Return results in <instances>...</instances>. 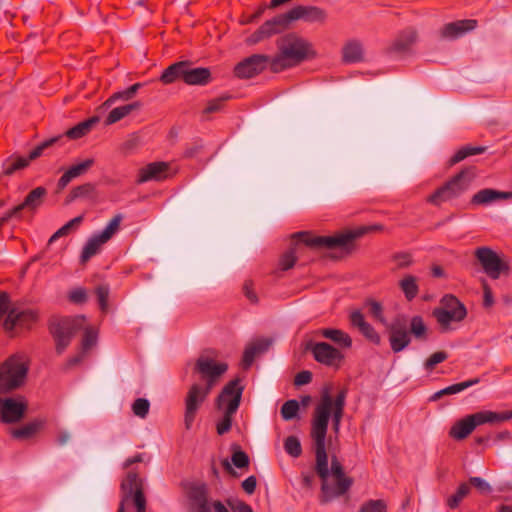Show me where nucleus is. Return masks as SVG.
Segmentation results:
<instances>
[{"instance_id": "9d476101", "label": "nucleus", "mask_w": 512, "mask_h": 512, "mask_svg": "<svg viewBox=\"0 0 512 512\" xmlns=\"http://www.w3.org/2000/svg\"><path fill=\"white\" fill-rule=\"evenodd\" d=\"M28 399L23 395L0 398V422L16 424L21 422L28 411Z\"/></svg>"}, {"instance_id": "69168bd1", "label": "nucleus", "mask_w": 512, "mask_h": 512, "mask_svg": "<svg viewBox=\"0 0 512 512\" xmlns=\"http://www.w3.org/2000/svg\"><path fill=\"white\" fill-rule=\"evenodd\" d=\"M26 209V206L22 203L15 206L14 208L7 211L1 218H0V227L5 225L11 218L13 217H20L21 211Z\"/></svg>"}, {"instance_id": "f3484780", "label": "nucleus", "mask_w": 512, "mask_h": 512, "mask_svg": "<svg viewBox=\"0 0 512 512\" xmlns=\"http://www.w3.org/2000/svg\"><path fill=\"white\" fill-rule=\"evenodd\" d=\"M478 26V21L475 19L457 20L445 24L440 30L442 39H457L466 33L473 31Z\"/></svg>"}, {"instance_id": "052dcab7", "label": "nucleus", "mask_w": 512, "mask_h": 512, "mask_svg": "<svg viewBox=\"0 0 512 512\" xmlns=\"http://www.w3.org/2000/svg\"><path fill=\"white\" fill-rule=\"evenodd\" d=\"M149 408L150 403L145 398H137L132 405L133 413L140 418H145L147 416Z\"/></svg>"}, {"instance_id": "5fc2aeb1", "label": "nucleus", "mask_w": 512, "mask_h": 512, "mask_svg": "<svg viewBox=\"0 0 512 512\" xmlns=\"http://www.w3.org/2000/svg\"><path fill=\"white\" fill-rule=\"evenodd\" d=\"M297 244L295 243L288 251H286L279 260V265L281 270L287 271L294 267L297 257H296V250L295 246Z\"/></svg>"}, {"instance_id": "864d4df0", "label": "nucleus", "mask_w": 512, "mask_h": 512, "mask_svg": "<svg viewBox=\"0 0 512 512\" xmlns=\"http://www.w3.org/2000/svg\"><path fill=\"white\" fill-rule=\"evenodd\" d=\"M358 512H388L387 511V504L382 499L377 500H368L364 502Z\"/></svg>"}, {"instance_id": "f257e3e1", "label": "nucleus", "mask_w": 512, "mask_h": 512, "mask_svg": "<svg viewBox=\"0 0 512 512\" xmlns=\"http://www.w3.org/2000/svg\"><path fill=\"white\" fill-rule=\"evenodd\" d=\"M346 396L347 390L343 388L333 398L331 386H324L312 417L310 436L315 454L314 471L321 479L319 497L321 504H327L335 498L345 495L354 483L353 478L345 474L344 467L336 455L331 456V468L329 469L326 449L329 419L332 418V429L335 434H338L344 416Z\"/></svg>"}, {"instance_id": "a18cd8bd", "label": "nucleus", "mask_w": 512, "mask_h": 512, "mask_svg": "<svg viewBox=\"0 0 512 512\" xmlns=\"http://www.w3.org/2000/svg\"><path fill=\"white\" fill-rule=\"evenodd\" d=\"M231 448L233 451L231 460L234 466L239 469L247 468L250 463L248 454L237 444H233Z\"/></svg>"}, {"instance_id": "2f4dec72", "label": "nucleus", "mask_w": 512, "mask_h": 512, "mask_svg": "<svg viewBox=\"0 0 512 512\" xmlns=\"http://www.w3.org/2000/svg\"><path fill=\"white\" fill-rule=\"evenodd\" d=\"M142 107V103L140 101H135L133 103H129L126 105H122L119 107H116L110 111L108 114L105 124L111 125L114 124L124 117L128 116L132 111L139 110Z\"/></svg>"}, {"instance_id": "680f3d73", "label": "nucleus", "mask_w": 512, "mask_h": 512, "mask_svg": "<svg viewBox=\"0 0 512 512\" xmlns=\"http://www.w3.org/2000/svg\"><path fill=\"white\" fill-rule=\"evenodd\" d=\"M366 305L369 306L370 314L376 320H378L379 322H381L383 324L386 322L384 314H383V306H382V304L380 302H378L376 300H373V299H368L366 301Z\"/></svg>"}, {"instance_id": "cd10ccee", "label": "nucleus", "mask_w": 512, "mask_h": 512, "mask_svg": "<svg viewBox=\"0 0 512 512\" xmlns=\"http://www.w3.org/2000/svg\"><path fill=\"white\" fill-rule=\"evenodd\" d=\"M319 335L331 340L341 348L349 349L352 347V338L343 330L335 328H324L319 330Z\"/></svg>"}, {"instance_id": "7c9ffc66", "label": "nucleus", "mask_w": 512, "mask_h": 512, "mask_svg": "<svg viewBox=\"0 0 512 512\" xmlns=\"http://www.w3.org/2000/svg\"><path fill=\"white\" fill-rule=\"evenodd\" d=\"M96 197V186L93 183H84L74 187L65 198V204L69 205L80 198L93 199Z\"/></svg>"}, {"instance_id": "ea45409f", "label": "nucleus", "mask_w": 512, "mask_h": 512, "mask_svg": "<svg viewBox=\"0 0 512 512\" xmlns=\"http://www.w3.org/2000/svg\"><path fill=\"white\" fill-rule=\"evenodd\" d=\"M487 150V147L485 146H471L466 145L461 147L459 150L456 151V153L450 158L449 164L455 165L467 157L482 154Z\"/></svg>"}, {"instance_id": "bb28decb", "label": "nucleus", "mask_w": 512, "mask_h": 512, "mask_svg": "<svg viewBox=\"0 0 512 512\" xmlns=\"http://www.w3.org/2000/svg\"><path fill=\"white\" fill-rule=\"evenodd\" d=\"M512 197L511 192H501L491 188H485L478 191L471 198V204L473 205H486L493 201L501 199H510Z\"/></svg>"}, {"instance_id": "37998d69", "label": "nucleus", "mask_w": 512, "mask_h": 512, "mask_svg": "<svg viewBox=\"0 0 512 512\" xmlns=\"http://www.w3.org/2000/svg\"><path fill=\"white\" fill-rule=\"evenodd\" d=\"M471 488L467 482H462L457 487L455 493L450 495L446 504L450 509H456L459 507L460 503L464 498H466L470 494Z\"/></svg>"}, {"instance_id": "a19ab883", "label": "nucleus", "mask_w": 512, "mask_h": 512, "mask_svg": "<svg viewBox=\"0 0 512 512\" xmlns=\"http://www.w3.org/2000/svg\"><path fill=\"white\" fill-rule=\"evenodd\" d=\"M104 243H106V241L101 239L98 234L93 235L83 247L81 253V262L86 263L91 257L96 255L101 245Z\"/></svg>"}, {"instance_id": "e433bc0d", "label": "nucleus", "mask_w": 512, "mask_h": 512, "mask_svg": "<svg viewBox=\"0 0 512 512\" xmlns=\"http://www.w3.org/2000/svg\"><path fill=\"white\" fill-rule=\"evenodd\" d=\"M432 315L435 317L439 325L443 330H448L451 321L460 322L465 319L466 316H462L459 313L448 311L441 308H434Z\"/></svg>"}, {"instance_id": "338daca9", "label": "nucleus", "mask_w": 512, "mask_h": 512, "mask_svg": "<svg viewBox=\"0 0 512 512\" xmlns=\"http://www.w3.org/2000/svg\"><path fill=\"white\" fill-rule=\"evenodd\" d=\"M26 209V206L22 203L15 206L14 208L7 211L1 218H0V227L5 225L11 218L13 217H20L21 211Z\"/></svg>"}, {"instance_id": "bf43d9fd", "label": "nucleus", "mask_w": 512, "mask_h": 512, "mask_svg": "<svg viewBox=\"0 0 512 512\" xmlns=\"http://www.w3.org/2000/svg\"><path fill=\"white\" fill-rule=\"evenodd\" d=\"M479 381H480L479 378L469 379V380L461 382V383L452 384V385L444 388L443 390H444L445 395H453V394L462 392L463 390H465L475 384H478Z\"/></svg>"}, {"instance_id": "e2e57ef3", "label": "nucleus", "mask_w": 512, "mask_h": 512, "mask_svg": "<svg viewBox=\"0 0 512 512\" xmlns=\"http://www.w3.org/2000/svg\"><path fill=\"white\" fill-rule=\"evenodd\" d=\"M231 99V95H224L208 102L207 107L204 109V113L210 114L222 110L224 103Z\"/></svg>"}, {"instance_id": "ddd939ff", "label": "nucleus", "mask_w": 512, "mask_h": 512, "mask_svg": "<svg viewBox=\"0 0 512 512\" xmlns=\"http://www.w3.org/2000/svg\"><path fill=\"white\" fill-rule=\"evenodd\" d=\"M194 373L200 375L205 380L204 386L213 389L221 375L228 370V364L216 362L213 358L200 355L194 365Z\"/></svg>"}, {"instance_id": "9b49d317", "label": "nucleus", "mask_w": 512, "mask_h": 512, "mask_svg": "<svg viewBox=\"0 0 512 512\" xmlns=\"http://www.w3.org/2000/svg\"><path fill=\"white\" fill-rule=\"evenodd\" d=\"M304 350L310 351L316 362L327 367L339 368L344 360V354L327 342L309 340L305 343Z\"/></svg>"}, {"instance_id": "6e6d98bb", "label": "nucleus", "mask_w": 512, "mask_h": 512, "mask_svg": "<svg viewBox=\"0 0 512 512\" xmlns=\"http://www.w3.org/2000/svg\"><path fill=\"white\" fill-rule=\"evenodd\" d=\"M448 358V353L446 351H437L431 354L424 362V368L431 372L434 370L435 366L444 362Z\"/></svg>"}, {"instance_id": "72a5a7b5", "label": "nucleus", "mask_w": 512, "mask_h": 512, "mask_svg": "<svg viewBox=\"0 0 512 512\" xmlns=\"http://www.w3.org/2000/svg\"><path fill=\"white\" fill-rule=\"evenodd\" d=\"M291 23L290 18L288 17V12L284 14H280L275 16L274 18L265 21L261 26L263 29L269 33V37L282 32L285 30L289 24Z\"/></svg>"}, {"instance_id": "2eb2a0df", "label": "nucleus", "mask_w": 512, "mask_h": 512, "mask_svg": "<svg viewBox=\"0 0 512 512\" xmlns=\"http://www.w3.org/2000/svg\"><path fill=\"white\" fill-rule=\"evenodd\" d=\"M121 489L124 492V503L128 501L132 496L137 512L146 511V498L143 493L141 480L138 478V474L135 472H129L126 480L121 483Z\"/></svg>"}, {"instance_id": "f704fd0d", "label": "nucleus", "mask_w": 512, "mask_h": 512, "mask_svg": "<svg viewBox=\"0 0 512 512\" xmlns=\"http://www.w3.org/2000/svg\"><path fill=\"white\" fill-rule=\"evenodd\" d=\"M417 39V32L413 29H407L401 32L392 44L391 49L395 52L407 51Z\"/></svg>"}, {"instance_id": "58836bf2", "label": "nucleus", "mask_w": 512, "mask_h": 512, "mask_svg": "<svg viewBox=\"0 0 512 512\" xmlns=\"http://www.w3.org/2000/svg\"><path fill=\"white\" fill-rule=\"evenodd\" d=\"M399 288L407 301H412L419 292L417 278L413 275H406L399 281Z\"/></svg>"}, {"instance_id": "473e14b6", "label": "nucleus", "mask_w": 512, "mask_h": 512, "mask_svg": "<svg viewBox=\"0 0 512 512\" xmlns=\"http://www.w3.org/2000/svg\"><path fill=\"white\" fill-rule=\"evenodd\" d=\"M474 424L469 416L457 421L450 429L449 436L455 440H463L467 438L474 431Z\"/></svg>"}, {"instance_id": "39448f33", "label": "nucleus", "mask_w": 512, "mask_h": 512, "mask_svg": "<svg viewBox=\"0 0 512 512\" xmlns=\"http://www.w3.org/2000/svg\"><path fill=\"white\" fill-rule=\"evenodd\" d=\"M243 390L240 379L236 378L229 381L217 396L215 406L224 412L223 417L216 424L219 435H224L231 430L233 416L240 406Z\"/></svg>"}, {"instance_id": "c03bdc74", "label": "nucleus", "mask_w": 512, "mask_h": 512, "mask_svg": "<svg viewBox=\"0 0 512 512\" xmlns=\"http://www.w3.org/2000/svg\"><path fill=\"white\" fill-rule=\"evenodd\" d=\"M83 330L84 333L81 340V350L83 353H87L92 347H94L97 344L98 331L91 326H84Z\"/></svg>"}, {"instance_id": "0e129e2a", "label": "nucleus", "mask_w": 512, "mask_h": 512, "mask_svg": "<svg viewBox=\"0 0 512 512\" xmlns=\"http://www.w3.org/2000/svg\"><path fill=\"white\" fill-rule=\"evenodd\" d=\"M392 260L396 263V269L408 268L413 264L412 255L407 252L394 254L392 256Z\"/></svg>"}, {"instance_id": "4468645a", "label": "nucleus", "mask_w": 512, "mask_h": 512, "mask_svg": "<svg viewBox=\"0 0 512 512\" xmlns=\"http://www.w3.org/2000/svg\"><path fill=\"white\" fill-rule=\"evenodd\" d=\"M271 59L268 55L253 54L235 66L234 74L240 79L252 78L263 72L268 66L271 69Z\"/></svg>"}, {"instance_id": "423d86ee", "label": "nucleus", "mask_w": 512, "mask_h": 512, "mask_svg": "<svg viewBox=\"0 0 512 512\" xmlns=\"http://www.w3.org/2000/svg\"><path fill=\"white\" fill-rule=\"evenodd\" d=\"M29 363L25 356L13 354L0 364V392L10 393L25 385Z\"/></svg>"}, {"instance_id": "4be33fe9", "label": "nucleus", "mask_w": 512, "mask_h": 512, "mask_svg": "<svg viewBox=\"0 0 512 512\" xmlns=\"http://www.w3.org/2000/svg\"><path fill=\"white\" fill-rule=\"evenodd\" d=\"M169 165L166 162H152L139 169L137 183L151 180L160 181L167 178Z\"/></svg>"}, {"instance_id": "6e6552de", "label": "nucleus", "mask_w": 512, "mask_h": 512, "mask_svg": "<svg viewBox=\"0 0 512 512\" xmlns=\"http://www.w3.org/2000/svg\"><path fill=\"white\" fill-rule=\"evenodd\" d=\"M86 318L83 315L54 318L50 321L49 331L56 343L55 349L62 354L71 343L72 338L84 328Z\"/></svg>"}, {"instance_id": "7ed1b4c3", "label": "nucleus", "mask_w": 512, "mask_h": 512, "mask_svg": "<svg viewBox=\"0 0 512 512\" xmlns=\"http://www.w3.org/2000/svg\"><path fill=\"white\" fill-rule=\"evenodd\" d=\"M276 45L278 53L271 57V71L273 73L295 67L316 56L313 45L294 32L281 36Z\"/></svg>"}, {"instance_id": "5701e85b", "label": "nucleus", "mask_w": 512, "mask_h": 512, "mask_svg": "<svg viewBox=\"0 0 512 512\" xmlns=\"http://www.w3.org/2000/svg\"><path fill=\"white\" fill-rule=\"evenodd\" d=\"M212 81L211 70L207 67H193L188 60V67L184 74V83L191 86H205Z\"/></svg>"}, {"instance_id": "b1692460", "label": "nucleus", "mask_w": 512, "mask_h": 512, "mask_svg": "<svg viewBox=\"0 0 512 512\" xmlns=\"http://www.w3.org/2000/svg\"><path fill=\"white\" fill-rule=\"evenodd\" d=\"M94 163L95 161L93 158H88L81 163L72 165L59 178L57 182V191H62L73 179L86 174Z\"/></svg>"}, {"instance_id": "4c0bfd02", "label": "nucleus", "mask_w": 512, "mask_h": 512, "mask_svg": "<svg viewBox=\"0 0 512 512\" xmlns=\"http://www.w3.org/2000/svg\"><path fill=\"white\" fill-rule=\"evenodd\" d=\"M46 195L47 190L45 187H36L27 194L23 204L26 206V209L34 211L42 205Z\"/></svg>"}, {"instance_id": "c85d7f7f", "label": "nucleus", "mask_w": 512, "mask_h": 512, "mask_svg": "<svg viewBox=\"0 0 512 512\" xmlns=\"http://www.w3.org/2000/svg\"><path fill=\"white\" fill-rule=\"evenodd\" d=\"M363 46L357 40L348 41L342 48V60L345 63H357L363 60Z\"/></svg>"}, {"instance_id": "603ef678", "label": "nucleus", "mask_w": 512, "mask_h": 512, "mask_svg": "<svg viewBox=\"0 0 512 512\" xmlns=\"http://www.w3.org/2000/svg\"><path fill=\"white\" fill-rule=\"evenodd\" d=\"M83 215H80V216H77L75 218H73L72 220H70L69 222H67L64 226H62L60 229H58L49 239V244H51L52 242H54L56 239H58L59 237H62V236H66L69 234L70 230L74 227V226H77L79 225L80 223H82L83 221Z\"/></svg>"}, {"instance_id": "49530a36", "label": "nucleus", "mask_w": 512, "mask_h": 512, "mask_svg": "<svg viewBox=\"0 0 512 512\" xmlns=\"http://www.w3.org/2000/svg\"><path fill=\"white\" fill-rule=\"evenodd\" d=\"M284 450L293 458L300 457L302 455V446L299 438L293 435L288 436L284 440Z\"/></svg>"}, {"instance_id": "f8f14e48", "label": "nucleus", "mask_w": 512, "mask_h": 512, "mask_svg": "<svg viewBox=\"0 0 512 512\" xmlns=\"http://www.w3.org/2000/svg\"><path fill=\"white\" fill-rule=\"evenodd\" d=\"M211 391L212 389L198 383L192 384L188 389L185 397L184 412V424L187 430L191 429L200 407L206 401Z\"/></svg>"}, {"instance_id": "09e8293b", "label": "nucleus", "mask_w": 512, "mask_h": 512, "mask_svg": "<svg viewBox=\"0 0 512 512\" xmlns=\"http://www.w3.org/2000/svg\"><path fill=\"white\" fill-rule=\"evenodd\" d=\"M467 483L470 487H474L478 493L483 496H488L493 492L492 486L481 477L471 476Z\"/></svg>"}, {"instance_id": "412c9836", "label": "nucleus", "mask_w": 512, "mask_h": 512, "mask_svg": "<svg viewBox=\"0 0 512 512\" xmlns=\"http://www.w3.org/2000/svg\"><path fill=\"white\" fill-rule=\"evenodd\" d=\"M273 338L262 337L251 342L244 350L242 363L244 368L252 365L255 357L267 352L273 344Z\"/></svg>"}, {"instance_id": "79ce46f5", "label": "nucleus", "mask_w": 512, "mask_h": 512, "mask_svg": "<svg viewBox=\"0 0 512 512\" xmlns=\"http://www.w3.org/2000/svg\"><path fill=\"white\" fill-rule=\"evenodd\" d=\"M441 309H445L448 311H453L461 314L462 316H467V310L465 305L454 295L446 294L441 299Z\"/></svg>"}, {"instance_id": "a211bd4d", "label": "nucleus", "mask_w": 512, "mask_h": 512, "mask_svg": "<svg viewBox=\"0 0 512 512\" xmlns=\"http://www.w3.org/2000/svg\"><path fill=\"white\" fill-rule=\"evenodd\" d=\"M187 497L191 502L192 512H211L208 502V487L205 483L192 484Z\"/></svg>"}, {"instance_id": "c9c22d12", "label": "nucleus", "mask_w": 512, "mask_h": 512, "mask_svg": "<svg viewBox=\"0 0 512 512\" xmlns=\"http://www.w3.org/2000/svg\"><path fill=\"white\" fill-rule=\"evenodd\" d=\"M472 423L474 424V428L479 425H483L486 423L494 424L503 422L502 412H494L490 410H483L476 412L474 414L468 415Z\"/></svg>"}, {"instance_id": "13d9d810", "label": "nucleus", "mask_w": 512, "mask_h": 512, "mask_svg": "<svg viewBox=\"0 0 512 512\" xmlns=\"http://www.w3.org/2000/svg\"><path fill=\"white\" fill-rule=\"evenodd\" d=\"M109 293L110 290L107 285H99L95 288V294L97 296L99 307L104 313L108 310Z\"/></svg>"}, {"instance_id": "de8ad7c7", "label": "nucleus", "mask_w": 512, "mask_h": 512, "mask_svg": "<svg viewBox=\"0 0 512 512\" xmlns=\"http://www.w3.org/2000/svg\"><path fill=\"white\" fill-rule=\"evenodd\" d=\"M62 138H63L62 135H58V136L49 138V139L41 142L32 151H30V153H29L27 158L29 159L30 162L35 160V159H37V158H39L43 154L45 149L53 146L54 144L59 142Z\"/></svg>"}, {"instance_id": "dca6fc26", "label": "nucleus", "mask_w": 512, "mask_h": 512, "mask_svg": "<svg viewBox=\"0 0 512 512\" xmlns=\"http://www.w3.org/2000/svg\"><path fill=\"white\" fill-rule=\"evenodd\" d=\"M288 17L291 22L302 19L311 23H324L327 18V13L324 9L317 6L298 5L288 11Z\"/></svg>"}, {"instance_id": "6ab92c4d", "label": "nucleus", "mask_w": 512, "mask_h": 512, "mask_svg": "<svg viewBox=\"0 0 512 512\" xmlns=\"http://www.w3.org/2000/svg\"><path fill=\"white\" fill-rule=\"evenodd\" d=\"M36 320L37 313L34 310H18L16 308H12L4 320L3 327L7 331H12L15 326L28 327Z\"/></svg>"}, {"instance_id": "8fccbe9b", "label": "nucleus", "mask_w": 512, "mask_h": 512, "mask_svg": "<svg viewBox=\"0 0 512 512\" xmlns=\"http://www.w3.org/2000/svg\"><path fill=\"white\" fill-rule=\"evenodd\" d=\"M123 219V216L121 214H116L108 223L106 228L98 234L101 239L105 240L106 242L112 238V236L116 233V231L119 229L120 223Z\"/></svg>"}, {"instance_id": "0eeeda50", "label": "nucleus", "mask_w": 512, "mask_h": 512, "mask_svg": "<svg viewBox=\"0 0 512 512\" xmlns=\"http://www.w3.org/2000/svg\"><path fill=\"white\" fill-rule=\"evenodd\" d=\"M476 168L474 166L463 168L460 172L454 175L443 186L435 190L427 201L433 205L440 206L443 202L450 201L459 197L466 191L476 176Z\"/></svg>"}, {"instance_id": "f03ea898", "label": "nucleus", "mask_w": 512, "mask_h": 512, "mask_svg": "<svg viewBox=\"0 0 512 512\" xmlns=\"http://www.w3.org/2000/svg\"><path fill=\"white\" fill-rule=\"evenodd\" d=\"M381 229V225L360 226L355 229L337 232L332 236H313L310 232L300 231L292 234L291 237L292 239H299L300 242L312 249H338L342 257L351 255L357 250V239L369 232Z\"/></svg>"}, {"instance_id": "20e7f679", "label": "nucleus", "mask_w": 512, "mask_h": 512, "mask_svg": "<svg viewBox=\"0 0 512 512\" xmlns=\"http://www.w3.org/2000/svg\"><path fill=\"white\" fill-rule=\"evenodd\" d=\"M390 348L394 353H399L407 348L412 336L418 341L428 339V327L419 315L413 316L408 322L407 316L399 314L393 318L387 326Z\"/></svg>"}, {"instance_id": "774afa93", "label": "nucleus", "mask_w": 512, "mask_h": 512, "mask_svg": "<svg viewBox=\"0 0 512 512\" xmlns=\"http://www.w3.org/2000/svg\"><path fill=\"white\" fill-rule=\"evenodd\" d=\"M69 300L75 304H83L87 301V292L84 288H76L69 294Z\"/></svg>"}, {"instance_id": "c756f323", "label": "nucleus", "mask_w": 512, "mask_h": 512, "mask_svg": "<svg viewBox=\"0 0 512 512\" xmlns=\"http://www.w3.org/2000/svg\"><path fill=\"white\" fill-rule=\"evenodd\" d=\"M99 122L98 116L90 117L89 119H86L74 127L68 129L63 136L68 137L69 139L77 140L85 135H87L92 128Z\"/></svg>"}, {"instance_id": "4d7b16f0", "label": "nucleus", "mask_w": 512, "mask_h": 512, "mask_svg": "<svg viewBox=\"0 0 512 512\" xmlns=\"http://www.w3.org/2000/svg\"><path fill=\"white\" fill-rule=\"evenodd\" d=\"M30 164V161L28 158L25 157H17L11 164L5 166L3 170V175L5 176H11L16 171L24 169L28 167Z\"/></svg>"}, {"instance_id": "aec40b11", "label": "nucleus", "mask_w": 512, "mask_h": 512, "mask_svg": "<svg viewBox=\"0 0 512 512\" xmlns=\"http://www.w3.org/2000/svg\"><path fill=\"white\" fill-rule=\"evenodd\" d=\"M349 321L352 327L357 328L358 331L371 343L379 345L381 337L374 327L365 320L364 315L360 310L353 311L349 316Z\"/></svg>"}, {"instance_id": "393cba45", "label": "nucleus", "mask_w": 512, "mask_h": 512, "mask_svg": "<svg viewBox=\"0 0 512 512\" xmlns=\"http://www.w3.org/2000/svg\"><path fill=\"white\" fill-rule=\"evenodd\" d=\"M46 423L44 418H35L21 427L11 429L10 435L17 440H28L44 429Z\"/></svg>"}, {"instance_id": "a878e982", "label": "nucleus", "mask_w": 512, "mask_h": 512, "mask_svg": "<svg viewBox=\"0 0 512 512\" xmlns=\"http://www.w3.org/2000/svg\"><path fill=\"white\" fill-rule=\"evenodd\" d=\"M188 67V60L184 61H178L171 65H169L164 71L162 72L159 80L164 85H169L177 80L184 81V74L186 71V68Z\"/></svg>"}, {"instance_id": "1a4fd4ad", "label": "nucleus", "mask_w": 512, "mask_h": 512, "mask_svg": "<svg viewBox=\"0 0 512 512\" xmlns=\"http://www.w3.org/2000/svg\"><path fill=\"white\" fill-rule=\"evenodd\" d=\"M474 255L480 263L483 271L493 280L499 279L501 275L509 276L510 264L507 260L501 258L490 247H478Z\"/></svg>"}, {"instance_id": "3c124183", "label": "nucleus", "mask_w": 512, "mask_h": 512, "mask_svg": "<svg viewBox=\"0 0 512 512\" xmlns=\"http://www.w3.org/2000/svg\"><path fill=\"white\" fill-rule=\"evenodd\" d=\"M299 402L295 399L286 401L280 410L281 416L285 421L292 420L298 415Z\"/></svg>"}]
</instances>
